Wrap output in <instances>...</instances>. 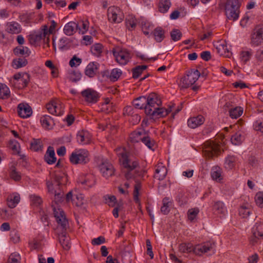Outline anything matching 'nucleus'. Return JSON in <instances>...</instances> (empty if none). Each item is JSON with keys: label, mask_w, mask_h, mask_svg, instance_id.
Instances as JSON below:
<instances>
[{"label": "nucleus", "mask_w": 263, "mask_h": 263, "mask_svg": "<svg viewBox=\"0 0 263 263\" xmlns=\"http://www.w3.org/2000/svg\"><path fill=\"white\" fill-rule=\"evenodd\" d=\"M146 114L147 115L156 118L164 117L172 111V106H170L167 109L160 107L162 102L159 96L155 93H150L146 97Z\"/></svg>", "instance_id": "obj_1"}, {"label": "nucleus", "mask_w": 263, "mask_h": 263, "mask_svg": "<svg viewBox=\"0 0 263 263\" xmlns=\"http://www.w3.org/2000/svg\"><path fill=\"white\" fill-rule=\"evenodd\" d=\"M119 160L122 165V175L127 180L135 179L139 181L140 177H143L144 172L140 171L139 163L137 161L129 160L126 155L124 153L121 154V157Z\"/></svg>", "instance_id": "obj_2"}, {"label": "nucleus", "mask_w": 263, "mask_h": 263, "mask_svg": "<svg viewBox=\"0 0 263 263\" xmlns=\"http://www.w3.org/2000/svg\"><path fill=\"white\" fill-rule=\"evenodd\" d=\"M179 250L182 253H191L193 252L196 255H201L203 253L211 252L214 254L215 252V245L214 243L208 241L201 244L193 246L191 243H183L179 245Z\"/></svg>", "instance_id": "obj_3"}, {"label": "nucleus", "mask_w": 263, "mask_h": 263, "mask_svg": "<svg viewBox=\"0 0 263 263\" xmlns=\"http://www.w3.org/2000/svg\"><path fill=\"white\" fill-rule=\"evenodd\" d=\"M54 197L53 202L55 205L52 203V208L53 211L54 216L59 226H60L63 230H66L68 222L66 218L64 211L59 206V203H61L63 200V193L60 191L54 194Z\"/></svg>", "instance_id": "obj_4"}, {"label": "nucleus", "mask_w": 263, "mask_h": 263, "mask_svg": "<svg viewBox=\"0 0 263 263\" xmlns=\"http://www.w3.org/2000/svg\"><path fill=\"white\" fill-rule=\"evenodd\" d=\"M112 51L116 62L121 65H126L132 57V54L129 50L120 46L115 47Z\"/></svg>", "instance_id": "obj_5"}, {"label": "nucleus", "mask_w": 263, "mask_h": 263, "mask_svg": "<svg viewBox=\"0 0 263 263\" xmlns=\"http://www.w3.org/2000/svg\"><path fill=\"white\" fill-rule=\"evenodd\" d=\"M240 4L238 0H228L225 6L227 17L232 21L238 18L239 14Z\"/></svg>", "instance_id": "obj_6"}, {"label": "nucleus", "mask_w": 263, "mask_h": 263, "mask_svg": "<svg viewBox=\"0 0 263 263\" xmlns=\"http://www.w3.org/2000/svg\"><path fill=\"white\" fill-rule=\"evenodd\" d=\"M202 148L204 155L208 158L217 156L220 152L219 144L212 140L205 141L203 144Z\"/></svg>", "instance_id": "obj_7"}, {"label": "nucleus", "mask_w": 263, "mask_h": 263, "mask_svg": "<svg viewBox=\"0 0 263 263\" xmlns=\"http://www.w3.org/2000/svg\"><path fill=\"white\" fill-rule=\"evenodd\" d=\"M200 72L198 70L191 69L186 76L181 80L180 85L182 88H186L194 84L198 79Z\"/></svg>", "instance_id": "obj_8"}, {"label": "nucleus", "mask_w": 263, "mask_h": 263, "mask_svg": "<svg viewBox=\"0 0 263 263\" xmlns=\"http://www.w3.org/2000/svg\"><path fill=\"white\" fill-rule=\"evenodd\" d=\"M13 78L12 84L14 86L18 89H22L27 86L30 81V75L26 72L17 73L14 75Z\"/></svg>", "instance_id": "obj_9"}, {"label": "nucleus", "mask_w": 263, "mask_h": 263, "mask_svg": "<svg viewBox=\"0 0 263 263\" xmlns=\"http://www.w3.org/2000/svg\"><path fill=\"white\" fill-rule=\"evenodd\" d=\"M81 95L84 101L88 104L97 103L100 98L99 93L96 90L89 88L82 91Z\"/></svg>", "instance_id": "obj_10"}, {"label": "nucleus", "mask_w": 263, "mask_h": 263, "mask_svg": "<svg viewBox=\"0 0 263 263\" xmlns=\"http://www.w3.org/2000/svg\"><path fill=\"white\" fill-rule=\"evenodd\" d=\"M88 152L85 149H80L73 152L70 157V162L74 164L78 163H86L88 161Z\"/></svg>", "instance_id": "obj_11"}, {"label": "nucleus", "mask_w": 263, "mask_h": 263, "mask_svg": "<svg viewBox=\"0 0 263 263\" xmlns=\"http://www.w3.org/2000/svg\"><path fill=\"white\" fill-rule=\"evenodd\" d=\"M102 176L106 179L115 175V168L112 164L106 159H102L99 166Z\"/></svg>", "instance_id": "obj_12"}, {"label": "nucleus", "mask_w": 263, "mask_h": 263, "mask_svg": "<svg viewBox=\"0 0 263 263\" xmlns=\"http://www.w3.org/2000/svg\"><path fill=\"white\" fill-rule=\"evenodd\" d=\"M107 15L109 21L112 23H120L123 18L120 9L115 6L109 7L107 11Z\"/></svg>", "instance_id": "obj_13"}, {"label": "nucleus", "mask_w": 263, "mask_h": 263, "mask_svg": "<svg viewBox=\"0 0 263 263\" xmlns=\"http://www.w3.org/2000/svg\"><path fill=\"white\" fill-rule=\"evenodd\" d=\"M60 101L57 99H53L46 104V108L48 112L55 116H61L63 114V110L62 107H59Z\"/></svg>", "instance_id": "obj_14"}, {"label": "nucleus", "mask_w": 263, "mask_h": 263, "mask_svg": "<svg viewBox=\"0 0 263 263\" xmlns=\"http://www.w3.org/2000/svg\"><path fill=\"white\" fill-rule=\"evenodd\" d=\"M48 35V27L44 26L43 29L37 33L32 34L29 35V42L31 44H35L42 40H45Z\"/></svg>", "instance_id": "obj_15"}, {"label": "nucleus", "mask_w": 263, "mask_h": 263, "mask_svg": "<svg viewBox=\"0 0 263 263\" xmlns=\"http://www.w3.org/2000/svg\"><path fill=\"white\" fill-rule=\"evenodd\" d=\"M18 115L23 118L29 117L32 113V109L27 104H20L17 107Z\"/></svg>", "instance_id": "obj_16"}, {"label": "nucleus", "mask_w": 263, "mask_h": 263, "mask_svg": "<svg viewBox=\"0 0 263 263\" xmlns=\"http://www.w3.org/2000/svg\"><path fill=\"white\" fill-rule=\"evenodd\" d=\"M78 142L80 144H86L90 142L91 136L86 130H82L78 132L77 135Z\"/></svg>", "instance_id": "obj_17"}, {"label": "nucleus", "mask_w": 263, "mask_h": 263, "mask_svg": "<svg viewBox=\"0 0 263 263\" xmlns=\"http://www.w3.org/2000/svg\"><path fill=\"white\" fill-rule=\"evenodd\" d=\"M166 168L162 163L158 164L156 166L155 173L154 177L155 179L161 181L163 180L167 174Z\"/></svg>", "instance_id": "obj_18"}, {"label": "nucleus", "mask_w": 263, "mask_h": 263, "mask_svg": "<svg viewBox=\"0 0 263 263\" xmlns=\"http://www.w3.org/2000/svg\"><path fill=\"white\" fill-rule=\"evenodd\" d=\"M20 196L17 193L10 194L7 198V204L9 208H14L20 201Z\"/></svg>", "instance_id": "obj_19"}, {"label": "nucleus", "mask_w": 263, "mask_h": 263, "mask_svg": "<svg viewBox=\"0 0 263 263\" xmlns=\"http://www.w3.org/2000/svg\"><path fill=\"white\" fill-rule=\"evenodd\" d=\"M6 30L11 34H18L21 32V25L16 22H8L6 26Z\"/></svg>", "instance_id": "obj_20"}, {"label": "nucleus", "mask_w": 263, "mask_h": 263, "mask_svg": "<svg viewBox=\"0 0 263 263\" xmlns=\"http://www.w3.org/2000/svg\"><path fill=\"white\" fill-rule=\"evenodd\" d=\"M204 121V118L201 115L190 118L187 121L188 126L192 128H195L202 125Z\"/></svg>", "instance_id": "obj_21"}, {"label": "nucleus", "mask_w": 263, "mask_h": 263, "mask_svg": "<svg viewBox=\"0 0 263 263\" xmlns=\"http://www.w3.org/2000/svg\"><path fill=\"white\" fill-rule=\"evenodd\" d=\"M45 161L49 164L55 162L57 158L55 157L54 150L53 147L50 146L48 147L47 151L44 156Z\"/></svg>", "instance_id": "obj_22"}, {"label": "nucleus", "mask_w": 263, "mask_h": 263, "mask_svg": "<svg viewBox=\"0 0 263 263\" xmlns=\"http://www.w3.org/2000/svg\"><path fill=\"white\" fill-rule=\"evenodd\" d=\"M98 64L95 62H91L88 64L85 69V73L90 78L93 77L97 73Z\"/></svg>", "instance_id": "obj_23"}, {"label": "nucleus", "mask_w": 263, "mask_h": 263, "mask_svg": "<svg viewBox=\"0 0 263 263\" xmlns=\"http://www.w3.org/2000/svg\"><path fill=\"white\" fill-rule=\"evenodd\" d=\"M252 232L256 238L263 239V223L256 222L252 229Z\"/></svg>", "instance_id": "obj_24"}, {"label": "nucleus", "mask_w": 263, "mask_h": 263, "mask_svg": "<svg viewBox=\"0 0 263 263\" xmlns=\"http://www.w3.org/2000/svg\"><path fill=\"white\" fill-rule=\"evenodd\" d=\"M79 25L74 22H70L66 24L64 28V32L67 35L73 34L76 29H78Z\"/></svg>", "instance_id": "obj_25"}, {"label": "nucleus", "mask_w": 263, "mask_h": 263, "mask_svg": "<svg viewBox=\"0 0 263 263\" xmlns=\"http://www.w3.org/2000/svg\"><path fill=\"white\" fill-rule=\"evenodd\" d=\"M146 97L141 96L134 101L133 105L137 109H144L146 112Z\"/></svg>", "instance_id": "obj_26"}, {"label": "nucleus", "mask_w": 263, "mask_h": 263, "mask_svg": "<svg viewBox=\"0 0 263 263\" xmlns=\"http://www.w3.org/2000/svg\"><path fill=\"white\" fill-rule=\"evenodd\" d=\"M47 186L48 192L51 194L61 191L60 182H47Z\"/></svg>", "instance_id": "obj_27"}, {"label": "nucleus", "mask_w": 263, "mask_h": 263, "mask_svg": "<svg viewBox=\"0 0 263 263\" xmlns=\"http://www.w3.org/2000/svg\"><path fill=\"white\" fill-rule=\"evenodd\" d=\"M172 202L169 197H166L162 199V206L161 207V212L164 215H167L170 211L169 209Z\"/></svg>", "instance_id": "obj_28"}, {"label": "nucleus", "mask_w": 263, "mask_h": 263, "mask_svg": "<svg viewBox=\"0 0 263 263\" xmlns=\"http://www.w3.org/2000/svg\"><path fill=\"white\" fill-rule=\"evenodd\" d=\"M40 120L42 126L46 129L50 128L54 124L53 119L48 115L43 116L41 118Z\"/></svg>", "instance_id": "obj_29"}, {"label": "nucleus", "mask_w": 263, "mask_h": 263, "mask_svg": "<svg viewBox=\"0 0 263 263\" xmlns=\"http://www.w3.org/2000/svg\"><path fill=\"white\" fill-rule=\"evenodd\" d=\"M144 134H145L142 132L135 131L130 134L129 137L130 140L133 143H137L139 141L142 142Z\"/></svg>", "instance_id": "obj_30"}, {"label": "nucleus", "mask_w": 263, "mask_h": 263, "mask_svg": "<svg viewBox=\"0 0 263 263\" xmlns=\"http://www.w3.org/2000/svg\"><path fill=\"white\" fill-rule=\"evenodd\" d=\"M13 52L16 55H24L25 57L29 56L31 51L27 47L19 46L13 49Z\"/></svg>", "instance_id": "obj_31"}, {"label": "nucleus", "mask_w": 263, "mask_h": 263, "mask_svg": "<svg viewBox=\"0 0 263 263\" xmlns=\"http://www.w3.org/2000/svg\"><path fill=\"white\" fill-rule=\"evenodd\" d=\"M59 241L63 248L66 250L70 248L69 238L66 236L65 233H62L59 236Z\"/></svg>", "instance_id": "obj_32"}, {"label": "nucleus", "mask_w": 263, "mask_h": 263, "mask_svg": "<svg viewBox=\"0 0 263 263\" xmlns=\"http://www.w3.org/2000/svg\"><path fill=\"white\" fill-rule=\"evenodd\" d=\"M155 40L161 42L164 38V30L160 27L156 28L153 32Z\"/></svg>", "instance_id": "obj_33"}, {"label": "nucleus", "mask_w": 263, "mask_h": 263, "mask_svg": "<svg viewBox=\"0 0 263 263\" xmlns=\"http://www.w3.org/2000/svg\"><path fill=\"white\" fill-rule=\"evenodd\" d=\"M262 32L258 30L252 34L251 42L255 46H258L262 42Z\"/></svg>", "instance_id": "obj_34"}, {"label": "nucleus", "mask_w": 263, "mask_h": 263, "mask_svg": "<svg viewBox=\"0 0 263 263\" xmlns=\"http://www.w3.org/2000/svg\"><path fill=\"white\" fill-rule=\"evenodd\" d=\"M221 174L222 170L219 166H214L212 168L211 174L213 180H222L223 178Z\"/></svg>", "instance_id": "obj_35"}, {"label": "nucleus", "mask_w": 263, "mask_h": 263, "mask_svg": "<svg viewBox=\"0 0 263 263\" xmlns=\"http://www.w3.org/2000/svg\"><path fill=\"white\" fill-rule=\"evenodd\" d=\"M142 142L148 148L153 151L154 150L155 147H156L155 141L149 136H147L146 134H144V138Z\"/></svg>", "instance_id": "obj_36"}, {"label": "nucleus", "mask_w": 263, "mask_h": 263, "mask_svg": "<svg viewBox=\"0 0 263 263\" xmlns=\"http://www.w3.org/2000/svg\"><path fill=\"white\" fill-rule=\"evenodd\" d=\"M73 204L78 207H81L85 203L84 196L82 194H79L74 195V198L72 200Z\"/></svg>", "instance_id": "obj_37"}, {"label": "nucleus", "mask_w": 263, "mask_h": 263, "mask_svg": "<svg viewBox=\"0 0 263 263\" xmlns=\"http://www.w3.org/2000/svg\"><path fill=\"white\" fill-rule=\"evenodd\" d=\"M171 3L169 0H160L159 3V10L162 13H165L169 9Z\"/></svg>", "instance_id": "obj_38"}, {"label": "nucleus", "mask_w": 263, "mask_h": 263, "mask_svg": "<svg viewBox=\"0 0 263 263\" xmlns=\"http://www.w3.org/2000/svg\"><path fill=\"white\" fill-rule=\"evenodd\" d=\"M236 158L233 156H228L225 160L224 162V167L226 169L231 170L232 169L235 165L236 162Z\"/></svg>", "instance_id": "obj_39"}, {"label": "nucleus", "mask_w": 263, "mask_h": 263, "mask_svg": "<svg viewBox=\"0 0 263 263\" xmlns=\"http://www.w3.org/2000/svg\"><path fill=\"white\" fill-rule=\"evenodd\" d=\"M243 113V108L240 107H236L229 110L230 116L232 118L237 119Z\"/></svg>", "instance_id": "obj_40"}, {"label": "nucleus", "mask_w": 263, "mask_h": 263, "mask_svg": "<svg viewBox=\"0 0 263 263\" xmlns=\"http://www.w3.org/2000/svg\"><path fill=\"white\" fill-rule=\"evenodd\" d=\"M146 65H139L133 69V78L137 79L141 74L142 72L147 68Z\"/></svg>", "instance_id": "obj_41"}, {"label": "nucleus", "mask_w": 263, "mask_h": 263, "mask_svg": "<svg viewBox=\"0 0 263 263\" xmlns=\"http://www.w3.org/2000/svg\"><path fill=\"white\" fill-rule=\"evenodd\" d=\"M103 46L100 43H96L91 47V53L97 57H99L102 52Z\"/></svg>", "instance_id": "obj_42"}, {"label": "nucleus", "mask_w": 263, "mask_h": 263, "mask_svg": "<svg viewBox=\"0 0 263 263\" xmlns=\"http://www.w3.org/2000/svg\"><path fill=\"white\" fill-rule=\"evenodd\" d=\"M244 137L240 132H237L233 135L231 137V142L234 145H237L240 144L243 140Z\"/></svg>", "instance_id": "obj_43"}, {"label": "nucleus", "mask_w": 263, "mask_h": 263, "mask_svg": "<svg viewBox=\"0 0 263 263\" xmlns=\"http://www.w3.org/2000/svg\"><path fill=\"white\" fill-rule=\"evenodd\" d=\"M213 210L218 214H223L225 211L223 203L220 201L215 202L213 206Z\"/></svg>", "instance_id": "obj_44"}, {"label": "nucleus", "mask_w": 263, "mask_h": 263, "mask_svg": "<svg viewBox=\"0 0 263 263\" xmlns=\"http://www.w3.org/2000/svg\"><path fill=\"white\" fill-rule=\"evenodd\" d=\"M10 96L9 88L5 84H0V99L8 98Z\"/></svg>", "instance_id": "obj_45"}, {"label": "nucleus", "mask_w": 263, "mask_h": 263, "mask_svg": "<svg viewBox=\"0 0 263 263\" xmlns=\"http://www.w3.org/2000/svg\"><path fill=\"white\" fill-rule=\"evenodd\" d=\"M27 64V61L25 58H18L13 61V66L15 68H19L25 66Z\"/></svg>", "instance_id": "obj_46"}, {"label": "nucleus", "mask_w": 263, "mask_h": 263, "mask_svg": "<svg viewBox=\"0 0 263 263\" xmlns=\"http://www.w3.org/2000/svg\"><path fill=\"white\" fill-rule=\"evenodd\" d=\"M105 203L109 206L114 207L117 204V201L116 197L114 195H105L103 197Z\"/></svg>", "instance_id": "obj_47"}, {"label": "nucleus", "mask_w": 263, "mask_h": 263, "mask_svg": "<svg viewBox=\"0 0 263 263\" xmlns=\"http://www.w3.org/2000/svg\"><path fill=\"white\" fill-rule=\"evenodd\" d=\"M137 25V20L133 16H128L126 19V25L129 30H133L135 28Z\"/></svg>", "instance_id": "obj_48"}, {"label": "nucleus", "mask_w": 263, "mask_h": 263, "mask_svg": "<svg viewBox=\"0 0 263 263\" xmlns=\"http://www.w3.org/2000/svg\"><path fill=\"white\" fill-rule=\"evenodd\" d=\"M251 210L249 205H242L239 210V214L242 218H247L251 213Z\"/></svg>", "instance_id": "obj_49"}, {"label": "nucleus", "mask_w": 263, "mask_h": 263, "mask_svg": "<svg viewBox=\"0 0 263 263\" xmlns=\"http://www.w3.org/2000/svg\"><path fill=\"white\" fill-rule=\"evenodd\" d=\"M199 213V209L198 208L189 209L187 211L188 219L191 221L195 219Z\"/></svg>", "instance_id": "obj_50"}, {"label": "nucleus", "mask_w": 263, "mask_h": 263, "mask_svg": "<svg viewBox=\"0 0 263 263\" xmlns=\"http://www.w3.org/2000/svg\"><path fill=\"white\" fill-rule=\"evenodd\" d=\"M141 189V185L140 183H136L134 186V200L136 203L140 204V200L139 198V191Z\"/></svg>", "instance_id": "obj_51"}, {"label": "nucleus", "mask_w": 263, "mask_h": 263, "mask_svg": "<svg viewBox=\"0 0 263 263\" xmlns=\"http://www.w3.org/2000/svg\"><path fill=\"white\" fill-rule=\"evenodd\" d=\"M30 199L31 205L35 206H39L43 202L41 198L34 194L30 195Z\"/></svg>", "instance_id": "obj_52"}, {"label": "nucleus", "mask_w": 263, "mask_h": 263, "mask_svg": "<svg viewBox=\"0 0 263 263\" xmlns=\"http://www.w3.org/2000/svg\"><path fill=\"white\" fill-rule=\"evenodd\" d=\"M21 257L18 253L14 252L10 254L7 263H20Z\"/></svg>", "instance_id": "obj_53"}, {"label": "nucleus", "mask_w": 263, "mask_h": 263, "mask_svg": "<svg viewBox=\"0 0 263 263\" xmlns=\"http://www.w3.org/2000/svg\"><path fill=\"white\" fill-rule=\"evenodd\" d=\"M122 74V71L120 69L115 68L113 69L110 74V79L111 81H117Z\"/></svg>", "instance_id": "obj_54"}, {"label": "nucleus", "mask_w": 263, "mask_h": 263, "mask_svg": "<svg viewBox=\"0 0 263 263\" xmlns=\"http://www.w3.org/2000/svg\"><path fill=\"white\" fill-rule=\"evenodd\" d=\"M79 25L78 29L79 30V32L82 34H84L88 28V23L87 21H81L77 24Z\"/></svg>", "instance_id": "obj_55"}, {"label": "nucleus", "mask_w": 263, "mask_h": 263, "mask_svg": "<svg viewBox=\"0 0 263 263\" xmlns=\"http://www.w3.org/2000/svg\"><path fill=\"white\" fill-rule=\"evenodd\" d=\"M42 145L40 140L34 139L31 143L30 148L35 152L39 151L42 149Z\"/></svg>", "instance_id": "obj_56"}, {"label": "nucleus", "mask_w": 263, "mask_h": 263, "mask_svg": "<svg viewBox=\"0 0 263 263\" xmlns=\"http://www.w3.org/2000/svg\"><path fill=\"white\" fill-rule=\"evenodd\" d=\"M171 39L174 41H178L181 39L182 36V33L179 30L175 29L171 31Z\"/></svg>", "instance_id": "obj_57"}, {"label": "nucleus", "mask_w": 263, "mask_h": 263, "mask_svg": "<svg viewBox=\"0 0 263 263\" xmlns=\"http://www.w3.org/2000/svg\"><path fill=\"white\" fill-rule=\"evenodd\" d=\"M255 200L258 206L263 208V192H259L256 194Z\"/></svg>", "instance_id": "obj_58"}, {"label": "nucleus", "mask_w": 263, "mask_h": 263, "mask_svg": "<svg viewBox=\"0 0 263 263\" xmlns=\"http://www.w3.org/2000/svg\"><path fill=\"white\" fill-rule=\"evenodd\" d=\"M81 74L78 71H72L69 73V80L73 82H76L80 80Z\"/></svg>", "instance_id": "obj_59"}, {"label": "nucleus", "mask_w": 263, "mask_h": 263, "mask_svg": "<svg viewBox=\"0 0 263 263\" xmlns=\"http://www.w3.org/2000/svg\"><path fill=\"white\" fill-rule=\"evenodd\" d=\"M10 240L14 243L18 242L20 240V235L16 230H12L10 232Z\"/></svg>", "instance_id": "obj_60"}, {"label": "nucleus", "mask_w": 263, "mask_h": 263, "mask_svg": "<svg viewBox=\"0 0 263 263\" xmlns=\"http://www.w3.org/2000/svg\"><path fill=\"white\" fill-rule=\"evenodd\" d=\"M217 52L221 55L228 56L229 51L227 48V46L224 44L219 45L217 48Z\"/></svg>", "instance_id": "obj_61"}, {"label": "nucleus", "mask_w": 263, "mask_h": 263, "mask_svg": "<svg viewBox=\"0 0 263 263\" xmlns=\"http://www.w3.org/2000/svg\"><path fill=\"white\" fill-rule=\"evenodd\" d=\"M11 169L12 171L10 174L11 178L15 181H19L21 180L22 179L20 173L15 171L14 167H12Z\"/></svg>", "instance_id": "obj_62"}, {"label": "nucleus", "mask_w": 263, "mask_h": 263, "mask_svg": "<svg viewBox=\"0 0 263 263\" xmlns=\"http://www.w3.org/2000/svg\"><path fill=\"white\" fill-rule=\"evenodd\" d=\"M251 56V53L249 51H242L241 53V59L245 63L249 60Z\"/></svg>", "instance_id": "obj_63"}, {"label": "nucleus", "mask_w": 263, "mask_h": 263, "mask_svg": "<svg viewBox=\"0 0 263 263\" xmlns=\"http://www.w3.org/2000/svg\"><path fill=\"white\" fill-rule=\"evenodd\" d=\"M9 147L13 151L19 153L20 145L16 141H11L9 143Z\"/></svg>", "instance_id": "obj_64"}]
</instances>
